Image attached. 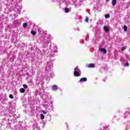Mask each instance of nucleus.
Here are the masks:
<instances>
[{
  "mask_svg": "<svg viewBox=\"0 0 130 130\" xmlns=\"http://www.w3.org/2000/svg\"><path fill=\"white\" fill-rule=\"evenodd\" d=\"M49 60L47 62V67L49 69H52L53 68V61H54V53L51 52L50 53Z\"/></svg>",
  "mask_w": 130,
  "mask_h": 130,
  "instance_id": "1",
  "label": "nucleus"
},
{
  "mask_svg": "<svg viewBox=\"0 0 130 130\" xmlns=\"http://www.w3.org/2000/svg\"><path fill=\"white\" fill-rule=\"evenodd\" d=\"M74 75L75 77H81V75H82V72L80 69H79L78 67H76L74 69Z\"/></svg>",
  "mask_w": 130,
  "mask_h": 130,
  "instance_id": "2",
  "label": "nucleus"
},
{
  "mask_svg": "<svg viewBox=\"0 0 130 130\" xmlns=\"http://www.w3.org/2000/svg\"><path fill=\"white\" fill-rule=\"evenodd\" d=\"M83 82H87V78L83 77L80 79L79 80L80 83H83Z\"/></svg>",
  "mask_w": 130,
  "mask_h": 130,
  "instance_id": "3",
  "label": "nucleus"
},
{
  "mask_svg": "<svg viewBox=\"0 0 130 130\" xmlns=\"http://www.w3.org/2000/svg\"><path fill=\"white\" fill-rule=\"evenodd\" d=\"M99 50L102 51V52H104V54H106V53H107V50H106V49L105 48H101L99 49Z\"/></svg>",
  "mask_w": 130,
  "mask_h": 130,
  "instance_id": "4",
  "label": "nucleus"
},
{
  "mask_svg": "<svg viewBox=\"0 0 130 130\" xmlns=\"http://www.w3.org/2000/svg\"><path fill=\"white\" fill-rule=\"evenodd\" d=\"M87 67L88 68H95V64H94L93 63H90L87 66Z\"/></svg>",
  "mask_w": 130,
  "mask_h": 130,
  "instance_id": "5",
  "label": "nucleus"
},
{
  "mask_svg": "<svg viewBox=\"0 0 130 130\" xmlns=\"http://www.w3.org/2000/svg\"><path fill=\"white\" fill-rule=\"evenodd\" d=\"M52 90H53V91H56V90H57V85H52Z\"/></svg>",
  "mask_w": 130,
  "mask_h": 130,
  "instance_id": "6",
  "label": "nucleus"
},
{
  "mask_svg": "<svg viewBox=\"0 0 130 130\" xmlns=\"http://www.w3.org/2000/svg\"><path fill=\"white\" fill-rule=\"evenodd\" d=\"M53 52L54 53H57V46H54Z\"/></svg>",
  "mask_w": 130,
  "mask_h": 130,
  "instance_id": "7",
  "label": "nucleus"
},
{
  "mask_svg": "<svg viewBox=\"0 0 130 130\" xmlns=\"http://www.w3.org/2000/svg\"><path fill=\"white\" fill-rule=\"evenodd\" d=\"M104 29L105 31V32H108V31H109V28L107 26H104Z\"/></svg>",
  "mask_w": 130,
  "mask_h": 130,
  "instance_id": "8",
  "label": "nucleus"
},
{
  "mask_svg": "<svg viewBox=\"0 0 130 130\" xmlns=\"http://www.w3.org/2000/svg\"><path fill=\"white\" fill-rule=\"evenodd\" d=\"M112 6H115L116 5V0H112Z\"/></svg>",
  "mask_w": 130,
  "mask_h": 130,
  "instance_id": "9",
  "label": "nucleus"
},
{
  "mask_svg": "<svg viewBox=\"0 0 130 130\" xmlns=\"http://www.w3.org/2000/svg\"><path fill=\"white\" fill-rule=\"evenodd\" d=\"M123 29L125 32H126V31H127V26L126 25H124L123 26Z\"/></svg>",
  "mask_w": 130,
  "mask_h": 130,
  "instance_id": "10",
  "label": "nucleus"
},
{
  "mask_svg": "<svg viewBox=\"0 0 130 130\" xmlns=\"http://www.w3.org/2000/svg\"><path fill=\"white\" fill-rule=\"evenodd\" d=\"M105 18L106 19H108V18H110V15H109L108 14H107L105 15Z\"/></svg>",
  "mask_w": 130,
  "mask_h": 130,
  "instance_id": "11",
  "label": "nucleus"
},
{
  "mask_svg": "<svg viewBox=\"0 0 130 130\" xmlns=\"http://www.w3.org/2000/svg\"><path fill=\"white\" fill-rule=\"evenodd\" d=\"M20 93H24L25 92V89L24 88H20L19 90Z\"/></svg>",
  "mask_w": 130,
  "mask_h": 130,
  "instance_id": "12",
  "label": "nucleus"
},
{
  "mask_svg": "<svg viewBox=\"0 0 130 130\" xmlns=\"http://www.w3.org/2000/svg\"><path fill=\"white\" fill-rule=\"evenodd\" d=\"M27 26H28V24H27V23H24L23 24V28H26V27H27Z\"/></svg>",
  "mask_w": 130,
  "mask_h": 130,
  "instance_id": "13",
  "label": "nucleus"
},
{
  "mask_svg": "<svg viewBox=\"0 0 130 130\" xmlns=\"http://www.w3.org/2000/svg\"><path fill=\"white\" fill-rule=\"evenodd\" d=\"M64 11L66 13H69V12H70L69 8H65Z\"/></svg>",
  "mask_w": 130,
  "mask_h": 130,
  "instance_id": "14",
  "label": "nucleus"
},
{
  "mask_svg": "<svg viewBox=\"0 0 130 130\" xmlns=\"http://www.w3.org/2000/svg\"><path fill=\"white\" fill-rule=\"evenodd\" d=\"M31 34L32 35H36V31H31Z\"/></svg>",
  "mask_w": 130,
  "mask_h": 130,
  "instance_id": "15",
  "label": "nucleus"
},
{
  "mask_svg": "<svg viewBox=\"0 0 130 130\" xmlns=\"http://www.w3.org/2000/svg\"><path fill=\"white\" fill-rule=\"evenodd\" d=\"M40 116H41V119H44V116L43 115V114H41Z\"/></svg>",
  "mask_w": 130,
  "mask_h": 130,
  "instance_id": "16",
  "label": "nucleus"
},
{
  "mask_svg": "<svg viewBox=\"0 0 130 130\" xmlns=\"http://www.w3.org/2000/svg\"><path fill=\"white\" fill-rule=\"evenodd\" d=\"M9 98H10L11 99H13L14 98V96H13V94H10Z\"/></svg>",
  "mask_w": 130,
  "mask_h": 130,
  "instance_id": "17",
  "label": "nucleus"
},
{
  "mask_svg": "<svg viewBox=\"0 0 130 130\" xmlns=\"http://www.w3.org/2000/svg\"><path fill=\"white\" fill-rule=\"evenodd\" d=\"M23 88H24V89H27V85L25 84L23 85Z\"/></svg>",
  "mask_w": 130,
  "mask_h": 130,
  "instance_id": "18",
  "label": "nucleus"
},
{
  "mask_svg": "<svg viewBox=\"0 0 130 130\" xmlns=\"http://www.w3.org/2000/svg\"><path fill=\"white\" fill-rule=\"evenodd\" d=\"M88 21H89V18H88V17H86L85 22H88Z\"/></svg>",
  "mask_w": 130,
  "mask_h": 130,
  "instance_id": "19",
  "label": "nucleus"
},
{
  "mask_svg": "<svg viewBox=\"0 0 130 130\" xmlns=\"http://www.w3.org/2000/svg\"><path fill=\"white\" fill-rule=\"evenodd\" d=\"M42 113H43L44 114H47V112H46L45 111H42Z\"/></svg>",
  "mask_w": 130,
  "mask_h": 130,
  "instance_id": "20",
  "label": "nucleus"
},
{
  "mask_svg": "<svg viewBox=\"0 0 130 130\" xmlns=\"http://www.w3.org/2000/svg\"><path fill=\"white\" fill-rule=\"evenodd\" d=\"M122 51H123V50H125V47H123L121 49Z\"/></svg>",
  "mask_w": 130,
  "mask_h": 130,
  "instance_id": "21",
  "label": "nucleus"
},
{
  "mask_svg": "<svg viewBox=\"0 0 130 130\" xmlns=\"http://www.w3.org/2000/svg\"><path fill=\"white\" fill-rule=\"evenodd\" d=\"M125 67H128V63H125L124 64Z\"/></svg>",
  "mask_w": 130,
  "mask_h": 130,
  "instance_id": "22",
  "label": "nucleus"
},
{
  "mask_svg": "<svg viewBox=\"0 0 130 130\" xmlns=\"http://www.w3.org/2000/svg\"><path fill=\"white\" fill-rule=\"evenodd\" d=\"M109 0H106L107 2H109Z\"/></svg>",
  "mask_w": 130,
  "mask_h": 130,
  "instance_id": "23",
  "label": "nucleus"
}]
</instances>
